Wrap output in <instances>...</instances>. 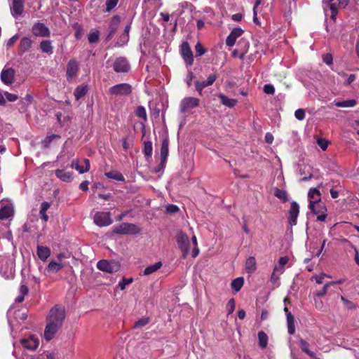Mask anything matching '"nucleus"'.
<instances>
[{"label":"nucleus","instance_id":"nucleus-57","mask_svg":"<svg viewBox=\"0 0 359 359\" xmlns=\"http://www.w3.org/2000/svg\"><path fill=\"white\" fill-rule=\"evenodd\" d=\"M330 284L327 283H326L323 289L320 290V291H317L315 292V295L317 296V297H322L323 296H325L327 292V288L330 287Z\"/></svg>","mask_w":359,"mask_h":359},{"label":"nucleus","instance_id":"nucleus-40","mask_svg":"<svg viewBox=\"0 0 359 359\" xmlns=\"http://www.w3.org/2000/svg\"><path fill=\"white\" fill-rule=\"evenodd\" d=\"M311 210L313 214L318 215L323 212H326L327 209L325 205L320 202L317 204H313V210Z\"/></svg>","mask_w":359,"mask_h":359},{"label":"nucleus","instance_id":"nucleus-4","mask_svg":"<svg viewBox=\"0 0 359 359\" xmlns=\"http://www.w3.org/2000/svg\"><path fill=\"white\" fill-rule=\"evenodd\" d=\"M176 240L179 248L182 251V258L186 259L189 252V238L188 236L180 231L177 234Z\"/></svg>","mask_w":359,"mask_h":359},{"label":"nucleus","instance_id":"nucleus-24","mask_svg":"<svg viewBox=\"0 0 359 359\" xmlns=\"http://www.w3.org/2000/svg\"><path fill=\"white\" fill-rule=\"evenodd\" d=\"M63 268V264L57 262L55 260H51L46 266L45 271L47 273H56Z\"/></svg>","mask_w":359,"mask_h":359},{"label":"nucleus","instance_id":"nucleus-53","mask_svg":"<svg viewBox=\"0 0 359 359\" xmlns=\"http://www.w3.org/2000/svg\"><path fill=\"white\" fill-rule=\"evenodd\" d=\"M217 74H212L208 76L207 80L203 81L205 82L206 86H210L214 83V82L217 80Z\"/></svg>","mask_w":359,"mask_h":359},{"label":"nucleus","instance_id":"nucleus-41","mask_svg":"<svg viewBox=\"0 0 359 359\" xmlns=\"http://www.w3.org/2000/svg\"><path fill=\"white\" fill-rule=\"evenodd\" d=\"M60 136L59 135H51L49 136H47L43 141L42 144L44 148H48L50 145V143L52 141L55 139H60Z\"/></svg>","mask_w":359,"mask_h":359},{"label":"nucleus","instance_id":"nucleus-47","mask_svg":"<svg viewBox=\"0 0 359 359\" xmlns=\"http://www.w3.org/2000/svg\"><path fill=\"white\" fill-rule=\"evenodd\" d=\"M235 307H236L235 299L233 298H231L229 300V302L226 306V309L227 310V314L228 315L231 314L234 311Z\"/></svg>","mask_w":359,"mask_h":359},{"label":"nucleus","instance_id":"nucleus-19","mask_svg":"<svg viewBox=\"0 0 359 359\" xmlns=\"http://www.w3.org/2000/svg\"><path fill=\"white\" fill-rule=\"evenodd\" d=\"M168 147L169 140L168 138H165L162 142L161 148V164L162 165V167H165V164L168 158L169 151Z\"/></svg>","mask_w":359,"mask_h":359},{"label":"nucleus","instance_id":"nucleus-9","mask_svg":"<svg viewBox=\"0 0 359 359\" xmlns=\"http://www.w3.org/2000/svg\"><path fill=\"white\" fill-rule=\"evenodd\" d=\"M199 100L193 97H186L183 98L180 104V110L182 113L187 111L189 109L195 108L199 105Z\"/></svg>","mask_w":359,"mask_h":359},{"label":"nucleus","instance_id":"nucleus-45","mask_svg":"<svg viewBox=\"0 0 359 359\" xmlns=\"http://www.w3.org/2000/svg\"><path fill=\"white\" fill-rule=\"evenodd\" d=\"M195 50L196 57H201L207 51L206 48H205L200 42L197 43L195 46Z\"/></svg>","mask_w":359,"mask_h":359},{"label":"nucleus","instance_id":"nucleus-29","mask_svg":"<svg viewBox=\"0 0 359 359\" xmlns=\"http://www.w3.org/2000/svg\"><path fill=\"white\" fill-rule=\"evenodd\" d=\"M257 269V262L254 257H250L245 262V269L248 273H252Z\"/></svg>","mask_w":359,"mask_h":359},{"label":"nucleus","instance_id":"nucleus-54","mask_svg":"<svg viewBox=\"0 0 359 359\" xmlns=\"http://www.w3.org/2000/svg\"><path fill=\"white\" fill-rule=\"evenodd\" d=\"M295 118L299 121H302L305 118L306 114L303 109H298L294 112Z\"/></svg>","mask_w":359,"mask_h":359},{"label":"nucleus","instance_id":"nucleus-15","mask_svg":"<svg viewBox=\"0 0 359 359\" xmlns=\"http://www.w3.org/2000/svg\"><path fill=\"white\" fill-rule=\"evenodd\" d=\"M309 198V208L313 210V204L321 202V194L317 188H311L308 192Z\"/></svg>","mask_w":359,"mask_h":359},{"label":"nucleus","instance_id":"nucleus-14","mask_svg":"<svg viewBox=\"0 0 359 359\" xmlns=\"http://www.w3.org/2000/svg\"><path fill=\"white\" fill-rule=\"evenodd\" d=\"M25 1L13 0L11 6V13L15 18L21 16L24 12Z\"/></svg>","mask_w":359,"mask_h":359},{"label":"nucleus","instance_id":"nucleus-26","mask_svg":"<svg viewBox=\"0 0 359 359\" xmlns=\"http://www.w3.org/2000/svg\"><path fill=\"white\" fill-rule=\"evenodd\" d=\"M39 47L43 53L51 55L53 53V46L50 40L41 41Z\"/></svg>","mask_w":359,"mask_h":359},{"label":"nucleus","instance_id":"nucleus-58","mask_svg":"<svg viewBox=\"0 0 359 359\" xmlns=\"http://www.w3.org/2000/svg\"><path fill=\"white\" fill-rule=\"evenodd\" d=\"M317 144L323 151H325L328 147V142L325 139H318L317 140Z\"/></svg>","mask_w":359,"mask_h":359},{"label":"nucleus","instance_id":"nucleus-13","mask_svg":"<svg viewBox=\"0 0 359 359\" xmlns=\"http://www.w3.org/2000/svg\"><path fill=\"white\" fill-rule=\"evenodd\" d=\"M299 214V205L295 202L292 201L290 204L289 210L288 222L291 226H295L297 223V217Z\"/></svg>","mask_w":359,"mask_h":359},{"label":"nucleus","instance_id":"nucleus-27","mask_svg":"<svg viewBox=\"0 0 359 359\" xmlns=\"http://www.w3.org/2000/svg\"><path fill=\"white\" fill-rule=\"evenodd\" d=\"M88 91V88L87 85H80L76 88L74 95L76 100H79L87 94Z\"/></svg>","mask_w":359,"mask_h":359},{"label":"nucleus","instance_id":"nucleus-36","mask_svg":"<svg viewBox=\"0 0 359 359\" xmlns=\"http://www.w3.org/2000/svg\"><path fill=\"white\" fill-rule=\"evenodd\" d=\"M274 196L282 201L283 203H285L288 201L287 193L284 189L279 188L274 189Z\"/></svg>","mask_w":359,"mask_h":359},{"label":"nucleus","instance_id":"nucleus-60","mask_svg":"<svg viewBox=\"0 0 359 359\" xmlns=\"http://www.w3.org/2000/svg\"><path fill=\"white\" fill-rule=\"evenodd\" d=\"M18 39H19L18 34H15L14 36H13L11 38H10L8 40V41L6 43V46L8 48L13 46L14 45V43L18 41Z\"/></svg>","mask_w":359,"mask_h":359},{"label":"nucleus","instance_id":"nucleus-3","mask_svg":"<svg viewBox=\"0 0 359 359\" xmlns=\"http://www.w3.org/2000/svg\"><path fill=\"white\" fill-rule=\"evenodd\" d=\"M113 231L118 234H137L140 232V229L134 224L123 222L114 227Z\"/></svg>","mask_w":359,"mask_h":359},{"label":"nucleus","instance_id":"nucleus-25","mask_svg":"<svg viewBox=\"0 0 359 359\" xmlns=\"http://www.w3.org/2000/svg\"><path fill=\"white\" fill-rule=\"evenodd\" d=\"M218 97L220 99L221 103L229 108L235 107L238 102L237 100L231 99L226 97L225 95L220 93L218 95Z\"/></svg>","mask_w":359,"mask_h":359},{"label":"nucleus","instance_id":"nucleus-50","mask_svg":"<svg viewBox=\"0 0 359 359\" xmlns=\"http://www.w3.org/2000/svg\"><path fill=\"white\" fill-rule=\"evenodd\" d=\"M133 281V278H123L122 280L118 283V287L121 290L126 289V285L132 283Z\"/></svg>","mask_w":359,"mask_h":359},{"label":"nucleus","instance_id":"nucleus-43","mask_svg":"<svg viewBox=\"0 0 359 359\" xmlns=\"http://www.w3.org/2000/svg\"><path fill=\"white\" fill-rule=\"evenodd\" d=\"M150 322L149 318H142L139 319L133 325V329L142 328Z\"/></svg>","mask_w":359,"mask_h":359},{"label":"nucleus","instance_id":"nucleus-52","mask_svg":"<svg viewBox=\"0 0 359 359\" xmlns=\"http://www.w3.org/2000/svg\"><path fill=\"white\" fill-rule=\"evenodd\" d=\"M343 242L348 243L350 245V246L354 250L355 253L354 259H355L356 264L359 266V253H358V250L357 248L353 244H352L348 239L344 238L343 240Z\"/></svg>","mask_w":359,"mask_h":359},{"label":"nucleus","instance_id":"nucleus-35","mask_svg":"<svg viewBox=\"0 0 359 359\" xmlns=\"http://www.w3.org/2000/svg\"><path fill=\"white\" fill-rule=\"evenodd\" d=\"M13 214V209L8 206H4L0 209V219L4 220L9 218Z\"/></svg>","mask_w":359,"mask_h":359},{"label":"nucleus","instance_id":"nucleus-38","mask_svg":"<svg viewBox=\"0 0 359 359\" xmlns=\"http://www.w3.org/2000/svg\"><path fill=\"white\" fill-rule=\"evenodd\" d=\"M244 278L243 277H238L232 280L231 286L236 292H238L242 288Z\"/></svg>","mask_w":359,"mask_h":359},{"label":"nucleus","instance_id":"nucleus-16","mask_svg":"<svg viewBox=\"0 0 359 359\" xmlns=\"http://www.w3.org/2000/svg\"><path fill=\"white\" fill-rule=\"evenodd\" d=\"M20 342L25 348L30 351L36 349L39 344L38 339L33 335L30 336L29 338L21 339Z\"/></svg>","mask_w":359,"mask_h":359},{"label":"nucleus","instance_id":"nucleus-56","mask_svg":"<svg viewBox=\"0 0 359 359\" xmlns=\"http://www.w3.org/2000/svg\"><path fill=\"white\" fill-rule=\"evenodd\" d=\"M99 40V33L98 32H92L88 36V41L90 43H94L97 42Z\"/></svg>","mask_w":359,"mask_h":359},{"label":"nucleus","instance_id":"nucleus-8","mask_svg":"<svg viewBox=\"0 0 359 359\" xmlns=\"http://www.w3.org/2000/svg\"><path fill=\"white\" fill-rule=\"evenodd\" d=\"M31 31L35 36L49 37L50 35L49 28L44 23L40 22L34 23L32 27Z\"/></svg>","mask_w":359,"mask_h":359},{"label":"nucleus","instance_id":"nucleus-7","mask_svg":"<svg viewBox=\"0 0 359 359\" xmlns=\"http://www.w3.org/2000/svg\"><path fill=\"white\" fill-rule=\"evenodd\" d=\"M180 54L185 64L191 66L194 63V55L187 41H184L180 46Z\"/></svg>","mask_w":359,"mask_h":359},{"label":"nucleus","instance_id":"nucleus-30","mask_svg":"<svg viewBox=\"0 0 359 359\" xmlns=\"http://www.w3.org/2000/svg\"><path fill=\"white\" fill-rule=\"evenodd\" d=\"M104 175L109 179H112L116 181L125 182V177L118 171L114 170L104 172Z\"/></svg>","mask_w":359,"mask_h":359},{"label":"nucleus","instance_id":"nucleus-39","mask_svg":"<svg viewBox=\"0 0 359 359\" xmlns=\"http://www.w3.org/2000/svg\"><path fill=\"white\" fill-rule=\"evenodd\" d=\"M334 0H330L329 2H328V6H329V8L331 11V15H330V18L332 19V20H335L336 19V16L338 13V9L339 8L338 7V3L337 4L336 2H333Z\"/></svg>","mask_w":359,"mask_h":359},{"label":"nucleus","instance_id":"nucleus-42","mask_svg":"<svg viewBox=\"0 0 359 359\" xmlns=\"http://www.w3.org/2000/svg\"><path fill=\"white\" fill-rule=\"evenodd\" d=\"M152 143L151 141H147L144 143L143 153L145 157H151L152 155Z\"/></svg>","mask_w":359,"mask_h":359},{"label":"nucleus","instance_id":"nucleus-49","mask_svg":"<svg viewBox=\"0 0 359 359\" xmlns=\"http://www.w3.org/2000/svg\"><path fill=\"white\" fill-rule=\"evenodd\" d=\"M73 27L75 29V33H74L75 38L76 39H80L82 36V34H83V29H82L81 25H79V23H75L73 25Z\"/></svg>","mask_w":359,"mask_h":359},{"label":"nucleus","instance_id":"nucleus-51","mask_svg":"<svg viewBox=\"0 0 359 359\" xmlns=\"http://www.w3.org/2000/svg\"><path fill=\"white\" fill-rule=\"evenodd\" d=\"M194 84H195L196 90L198 93L199 95H202L203 90L207 87L206 85L205 84V82L196 81L194 82Z\"/></svg>","mask_w":359,"mask_h":359},{"label":"nucleus","instance_id":"nucleus-21","mask_svg":"<svg viewBox=\"0 0 359 359\" xmlns=\"http://www.w3.org/2000/svg\"><path fill=\"white\" fill-rule=\"evenodd\" d=\"M32 40L27 36L22 37L20 41L18 48L21 53H24L27 51L32 46Z\"/></svg>","mask_w":359,"mask_h":359},{"label":"nucleus","instance_id":"nucleus-46","mask_svg":"<svg viewBox=\"0 0 359 359\" xmlns=\"http://www.w3.org/2000/svg\"><path fill=\"white\" fill-rule=\"evenodd\" d=\"M340 299L344 303V306L348 309V310H352V309H355L356 307V305L351 301L346 299L344 297H343L342 295L340 296Z\"/></svg>","mask_w":359,"mask_h":359},{"label":"nucleus","instance_id":"nucleus-44","mask_svg":"<svg viewBox=\"0 0 359 359\" xmlns=\"http://www.w3.org/2000/svg\"><path fill=\"white\" fill-rule=\"evenodd\" d=\"M135 114L137 117L142 118L144 121H147V116L146 109L143 106H138L135 111Z\"/></svg>","mask_w":359,"mask_h":359},{"label":"nucleus","instance_id":"nucleus-2","mask_svg":"<svg viewBox=\"0 0 359 359\" xmlns=\"http://www.w3.org/2000/svg\"><path fill=\"white\" fill-rule=\"evenodd\" d=\"M133 88L127 83L116 84L111 86L109 92L110 95L115 96H128L132 93Z\"/></svg>","mask_w":359,"mask_h":359},{"label":"nucleus","instance_id":"nucleus-32","mask_svg":"<svg viewBox=\"0 0 359 359\" xmlns=\"http://www.w3.org/2000/svg\"><path fill=\"white\" fill-rule=\"evenodd\" d=\"M50 206V203L46 201L43 202L41 205L39 215L41 218L46 222L48 220V216L46 214V211L48 210Z\"/></svg>","mask_w":359,"mask_h":359},{"label":"nucleus","instance_id":"nucleus-63","mask_svg":"<svg viewBox=\"0 0 359 359\" xmlns=\"http://www.w3.org/2000/svg\"><path fill=\"white\" fill-rule=\"evenodd\" d=\"M289 261V258L287 257H281L279 259L278 263L280 265L279 269H282Z\"/></svg>","mask_w":359,"mask_h":359},{"label":"nucleus","instance_id":"nucleus-33","mask_svg":"<svg viewBox=\"0 0 359 359\" xmlns=\"http://www.w3.org/2000/svg\"><path fill=\"white\" fill-rule=\"evenodd\" d=\"M299 345H300V348L303 352H304L305 353H306L308 355H309L310 357H311L313 358H316L315 353L309 349V344L306 341H305L303 339H299Z\"/></svg>","mask_w":359,"mask_h":359},{"label":"nucleus","instance_id":"nucleus-10","mask_svg":"<svg viewBox=\"0 0 359 359\" xmlns=\"http://www.w3.org/2000/svg\"><path fill=\"white\" fill-rule=\"evenodd\" d=\"M113 69L118 73H126L129 72L130 65L126 57H118L114 62Z\"/></svg>","mask_w":359,"mask_h":359},{"label":"nucleus","instance_id":"nucleus-11","mask_svg":"<svg viewBox=\"0 0 359 359\" xmlns=\"http://www.w3.org/2000/svg\"><path fill=\"white\" fill-rule=\"evenodd\" d=\"M79 67V63L74 59L70 60L67 65L66 76L67 80L70 82L77 76Z\"/></svg>","mask_w":359,"mask_h":359},{"label":"nucleus","instance_id":"nucleus-55","mask_svg":"<svg viewBox=\"0 0 359 359\" xmlns=\"http://www.w3.org/2000/svg\"><path fill=\"white\" fill-rule=\"evenodd\" d=\"M263 90L266 94L273 95L275 93V88L272 84H265Z\"/></svg>","mask_w":359,"mask_h":359},{"label":"nucleus","instance_id":"nucleus-37","mask_svg":"<svg viewBox=\"0 0 359 359\" xmlns=\"http://www.w3.org/2000/svg\"><path fill=\"white\" fill-rule=\"evenodd\" d=\"M259 346L262 348H265L268 344V336L263 332L260 331L258 332Z\"/></svg>","mask_w":359,"mask_h":359},{"label":"nucleus","instance_id":"nucleus-6","mask_svg":"<svg viewBox=\"0 0 359 359\" xmlns=\"http://www.w3.org/2000/svg\"><path fill=\"white\" fill-rule=\"evenodd\" d=\"M95 224L100 226H107L112 223L109 212H97L93 217Z\"/></svg>","mask_w":359,"mask_h":359},{"label":"nucleus","instance_id":"nucleus-31","mask_svg":"<svg viewBox=\"0 0 359 359\" xmlns=\"http://www.w3.org/2000/svg\"><path fill=\"white\" fill-rule=\"evenodd\" d=\"M162 266V262H158L152 265L148 266L146 267L143 271V274L144 276H149L156 271H158Z\"/></svg>","mask_w":359,"mask_h":359},{"label":"nucleus","instance_id":"nucleus-61","mask_svg":"<svg viewBox=\"0 0 359 359\" xmlns=\"http://www.w3.org/2000/svg\"><path fill=\"white\" fill-rule=\"evenodd\" d=\"M323 62L326 63L327 65H330L332 64V55L330 53H327L323 55Z\"/></svg>","mask_w":359,"mask_h":359},{"label":"nucleus","instance_id":"nucleus-20","mask_svg":"<svg viewBox=\"0 0 359 359\" xmlns=\"http://www.w3.org/2000/svg\"><path fill=\"white\" fill-rule=\"evenodd\" d=\"M33 100V97L29 94H27L25 97L18 102L20 106L19 111L20 113L26 112L28 107L32 104Z\"/></svg>","mask_w":359,"mask_h":359},{"label":"nucleus","instance_id":"nucleus-12","mask_svg":"<svg viewBox=\"0 0 359 359\" xmlns=\"http://www.w3.org/2000/svg\"><path fill=\"white\" fill-rule=\"evenodd\" d=\"M15 72L12 67H4L1 72V80L6 86L13 83Z\"/></svg>","mask_w":359,"mask_h":359},{"label":"nucleus","instance_id":"nucleus-18","mask_svg":"<svg viewBox=\"0 0 359 359\" xmlns=\"http://www.w3.org/2000/svg\"><path fill=\"white\" fill-rule=\"evenodd\" d=\"M120 21H121L120 16L114 15L112 17L110 24H109V32L107 36V40L111 39V37L114 36V34L116 33V32L118 29V25L120 23Z\"/></svg>","mask_w":359,"mask_h":359},{"label":"nucleus","instance_id":"nucleus-22","mask_svg":"<svg viewBox=\"0 0 359 359\" xmlns=\"http://www.w3.org/2000/svg\"><path fill=\"white\" fill-rule=\"evenodd\" d=\"M37 255L41 261H46L50 257L51 252L49 248L46 246L38 245L36 250Z\"/></svg>","mask_w":359,"mask_h":359},{"label":"nucleus","instance_id":"nucleus-59","mask_svg":"<svg viewBox=\"0 0 359 359\" xmlns=\"http://www.w3.org/2000/svg\"><path fill=\"white\" fill-rule=\"evenodd\" d=\"M4 96L6 97V100H7L9 102H15L18 99V96L17 95L12 94L8 92H5Z\"/></svg>","mask_w":359,"mask_h":359},{"label":"nucleus","instance_id":"nucleus-48","mask_svg":"<svg viewBox=\"0 0 359 359\" xmlns=\"http://www.w3.org/2000/svg\"><path fill=\"white\" fill-rule=\"evenodd\" d=\"M118 0H106V12H110L118 4Z\"/></svg>","mask_w":359,"mask_h":359},{"label":"nucleus","instance_id":"nucleus-34","mask_svg":"<svg viewBox=\"0 0 359 359\" xmlns=\"http://www.w3.org/2000/svg\"><path fill=\"white\" fill-rule=\"evenodd\" d=\"M358 104L356 100H347L344 101L334 102V105L337 107H353Z\"/></svg>","mask_w":359,"mask_h":359},{"label":"nucleus","instance_id":"nucleus-1","mask_svg":"<svg viewBox=\"0 0 359 359\" xmlns=\"http://www.w3.org/2000/svg\"><path fill=\"white\" fill-rule=\"evenodd\" d=\"M66 317L63 306L56 304L49 311L46 317V326L44 330V339L49 341L62 327Z\"/></svg>","mask_w":359,"mask_h":359},{"label":"nucleus","instance_id":"nucleus-62","mask_svg":"<svg viewBox=\"0 0 359 359\" xmlns=\"http://www.w3.org/2000/svg\"><path fill=\"white\" fill-rule=\"evenodd\" d=\"M194 78V74L191 71H189L187 76V85L190 87L192 84V80Z\"/></svg>","mask_w":359,"mask_h":359},{"label":"nucleus","instance_id":"nucleus-17","mask_svg":"<svg viewBox=\"0 0 359 359\" xmlns=\"http://www.w3.org/2000/svg\"><path fill=\"white\" fill-rule=\"evenodd\" d=\"M243 33V30L241 28H233L229 36L226 37V45L230 47L233 46L235 44L236 39L240 37Z\"/></svg>","mask_w":359,"mask_h":359},{"label":"nucleus","instance_id":"nucleus-23","mask_svg":"<svg viewBox=\"0 0 359 359\" xmlns=\"http://www.w3.org/2000/svg\"><path fill=\"white\" fill-rule=\"evenodd\" d=\"M55 175L60 180L65 182H70L73 180L72 173L66 172L64 170L57 169L55 171Z\"/></svg>","mask_w":359,"mask_h":359},{"label":"nucleus","instance_id":"nucleus-64","mask_svg":"<svg viewBox=\"0 0 359 359\" xmlns=\"http://www.w3.org/2000/svg\"><path fill=\"white\" fill-rule=\"evenodd\" d=\"M168 212L175 213L179 211V208L175 205H170L167 207Z\"/></svg>","mask_w":359,"mask_h":359},{"label":"nucleus","instance_id":"nucleus-5","mask_svg":"<svg viewBox=\"0 0 359 359\" xmlns=\"http://www.w3.org/2000/svg\"><path fill=\"white\" fill-rule=\"evenodd\" d=\"M97 267L100 271L112 273H116L119 270L120 264L116 261L102 259L97 262Z\"/></svg>","mask_w":359,"mask_h":359},{"label":"nucleus","instance_id":"nucleus-28","mask_svg":"<svg viewBox=\"0 0 359 359\" xmlns=\"http://www.w3.org/2000/svg\"><path fill=\"white\" fill-rule=\"evenodd\" d=\"M287 325L288 333L291 335L294 334L295 332L294 318L290 312L287 313Z\"/></svg>","mask_w":359,"mask_h":359}]
</instances>
